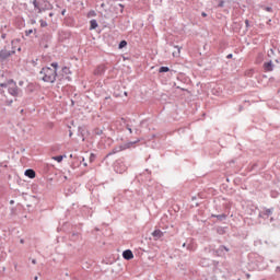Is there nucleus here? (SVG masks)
Listing matches in <instances>:
<instances>
[{"label": "nucleus", "instance_id": "nucleus-1", "mask_svg": "<svg viewBox=\"0 0 280 280\" xmlns=\"http://www.w3.org/2000/svg\"><path fill=\"white\" fill-rule=\"evenodd\" d=\"M40 80L54 84L56 78H58V62H52L50 67L42 68L39 72Z\"/></svg>", "mask_w": 280, "mask_h": 280}, {"label": "nucleus", "instance_id": "nucleus-2", "mask_svg": "<svg viewBox=\"0 0 280 280\" xmlns=\"http://www.w3.org/2000/svg\"><path fill=\"white\" fill-rule=\"evenodd\" d=\"M1 89H8L10 95L13 97H19V85H16V82L14 80H9L4 83H0Z\"/></svg>", "mask_w": 280, "mask_h": 280}, {"label": "nucleus", "instance_id": "nucleus-3", "mask_svg": "<svg viewBox=\"0 0 280 280\" xmlns=\"http://www.w3.org/2000/svg\"><path fill=\"white\" fill-rule=\"evenodd\" d=\"M34 7L39 10V12H45V10H49V8H51V4L47 0H35Z\"/></svg>", "mask_w": 280, "mask_h": 280}, {"label": "nucleus", "instance_id": "nucleus-4", "mask_svg": "<svg viewBox=\"0 0 280 280\" xmlns=\"http://www.w3.org/2000/svg\"><path fill=\"white\" fill-rule=\"evenodd\" d=\"M12 54H14V51L2 49L0 51V60H8V58H10V56H12Z\"/></svg>", "mask_w": 280, "mask_h": 280}, {"label": "nucleus", "instance_id": "nucleus-5", "mask_svg": "<svg viewBox=\"0 0 280 280\" xmlns=\"http://www.w3.org/2000/svg\"><path fill=\"white\" fill-rule=\"evenodd\" d=\"M106 73V65H100L95 70H94V75H104Z\"/></svg>", "mask_w": 280, "mask_h": 280}, {"label": "nucleus", "instance_id": "nucleus-6", "mask_svg": "<svg viewBox=\"0 0 280 280\" xmlns=\"http://www.w3.org/2000/svg\"><path fill=\"white\" fill-rule=\"evenodd\" d=\"M122 257H124V259H127V261H130V259H135V254H132V250L126 249L122 253Z\"/></svg>", "mask_w": 280, "mask_h": 280}, {"label": "nucleus", "instance_id": "nucleus-7", "mask_svg": "<svg viewBox=\"0 0 280 280\" xmlns=\"http://www.w3.org/2000/svg\"><path fill=\"white\" fill-rule=\"evenodd\" d=\"M164 233L161 230H155L152 232V236L154 237V240H161V237H163Z\"/></svg>", "mask_w": 280, "mask_h": 280}, {"label": "nucleus", "instance_id": "nucleus-8", "mask_svg": "<svg viewBox=\"0 0 280 280\" xmlns=\"http://www.w3.org/2000/svg\"><path fill=\"white\" fill-rule=\"evenodd\" d=\"M24 174L28 178H36V172L34 170H32V168L26 170Z\"/></svg>", "mask_w": 280, "mask_h": 280}, {"label": "nucleus", "instance_id": "nucleus-9", "mask_svg": "<svg viewBox=\"0 0 280 280\" xmlns=\"http://www.w3.org/2000/svg\"><path fill=\"white\" fill-rule=\"evenodd\" d=\"M273 65H272V61H269V62H265L264 63V69H265V71H272V69H273Z\"/></svg>", "mask_w": 280, "mask_h": 280}, {"label": "nucleus", "instance_id": "nucleus-10", "mask_svg": "<svg viewBox=\"0 0 280 280\" xmlns=\"http://www.w3.org/2000/svg\"><path fill=\"white\" fill-rule=\"evenodd\" d=\"M96 27H97V21L96 20L90 21V30H96Z\"/></svg>", "mask_w": 280, "mask_h": 280}, {"label": "nucleus", "instance_id": "nucleus-11", "mask_svg": "<svg viewBox=\"0 0 280 280\" xmlns=\"http://www.w3.org/2000/svg\"><path fill=\"white\" fill-rule=\"evenodd\" d=\"M94 135H97L98 137L104 135V130L100 129V128H95L94 129Z\"/></svg>", "mask_w": 280, "mask_h": 280}, {"label": "nucleus", "instance_id": "nucleus-12", "mask_svg": "<svg viewBox=\"0 0 280 280\" xmlns=\"http://www.w3.org/2000/svg\"><path fill=\"white\" fill-rule=\"evenodd\" d=\"M62 159H65V156L59 155V156H52L54 161H57V163H62Z\"/></svg>", "mask_w": 280, "mask_h": 280}, {"label": "nucleus", "instance_id": "nucleus-13", "mask_svg": "<svg viewBox=\"0 0 280 280\" xmlns=\"http://www.w3.org/2000/svg\"><path fill=\"white\" fill-rule=\"evenodd\" d=\"M175 47L177 49V52H173V57L178 58V56H180V47H178V46H175Z\"/></svg>", "mask_w": 280, "mask_h": 280}, {"label": "nucleus", "instance_id": "nucleus-14", "mask_svg": "<svg viewBox=\"0 0 280 280\" xmlns=\"http://www.w3.org/2000/svg\"><path fill=\"white\" fill-rule=\"evenodd\" d=\"M167 71H170L168 67H161L160 68V73H167Z\"/></svg>", "mask_w": 280, "mask_h": 280}, {"label": "nucleus", "instance_id": "nucleus-15", "mask_svg": "<svg viewBox=\"0 0 280 280\" xmlns=\"http://www.w3.org/2000/svg\"><path fill=\"white\" fill-rule=\"evenodd\" d=\"M126 45H128V43H127L126 40H122V42H120V44H119V48H120V49H124V47H126Z\"/></svg>", "mask_w": 280, "mask_h": 280}, {"label": "nucleus", "instance_id": "nucleus-16", "mask_svg": "<svg viewBox=\"0 0 280 280\" xmlns=\"http://www.w3.org/2000/svg\"><path fill=\"white\" fill-rule=\"evenodd\" d=\"M88 16H97V13H95V11H90L88 13Z\"/></svg>", "mask_w": 280, "mask_h": 280}, {"label": "nucleus", "instance_id": "nucleus-17", "mask_svg": "<svg viewBox=\"0 0 280 280\" xmlns=\"http://www.w3.org/2000/svg\"><path fill=\"white\" fill-rule=\"evenodd\" d=\"M95 161V154L91 153L90 154V163H93Z\"/></svg>", "mask_w": 280, "mask_h": 280}, {"label": "nucleus", "instance_id": "nucleus-18", "mask_svg": "<svg viewBox=\"0 0 280 280\" xmlns=\"http://www.w3.org/2000/svg\"><path fill=\"white\" fill-rule=\"evenodd\" d=\"M212 93H213V95H220L222 93V89L219 88V91L212 92Z\"/></svg>", "mask_w": 280, "mask_h": 280}, {"label": "nucleus", "instance_id": "nucleus-19", "mask_svg": "<svg viewBox=\"0 0 280 280\" xmlns=\"http://www.w3.org/2000/svg\"><path fill=\"white\" fill-rule=\"evenodd\" d=\"M217 218H218L219 220H224V219H226V215L221 214V215H218Z\"/></svg>", "mask_w": 280, "mask_h": 280}, {"label": "nucleus", "instance_id": "nucleus-20", "mask_svg": "<svg viewBox=\"0 0 280 280\" xmlns=\"http://www.w3.org/2000/svg\"><path fill=\"white\" fill-rule=\"evenodd\" d=\"M40 25H42V27H47V22L40 21Z\"/></svg>", "mask_w": 280, "mask_h": 280}, {"label": "nucleus", "instance_id": "nucleus-21", "mask_svg": "<svg viewBox=\"0 0 280 280\" xmlns=\"http://www.w3.org/2000/svg\"><path fill=\"white\" fill-rule=\"evenodd\" d=\"M220 250H225L226 253H229V248L224 247V246H221L220 247Z\"/></svg>", "mask_w": 280, "mask_h": 280}, {"label": "nucleus", "instance_id": "nucleus-22", "mask_svg": "<svg viewBox=\"0 0 280 280\" xmlns=\"http://www.w3.org/2000/svg\"><path fill=\"white\" fill-rule=\"evenodd\" d=\"M62 71H63V73H67V71H69V68L65 67V68L62 69Z\"/></svg>", "mask_w": 280, "mask_h": 280}, {"label": "nucleus", "instance_id": "nucleus-23", "mask_svg": "<svg viewBox=\"0 0 280 280\" xmlns=\"http://www.w3.org/2000/svg\"><path fill=\"white\" fill-rule=\"evenodd\" d=\"M226 58H228V59L233 58V55L230 54V55L226 56Z\"/></svg>", "mask_w": 280, "mask_h": 280}, {"label": "nucleus", "instance_id": "nucleus-24", "mask_svg": "<svg viewBox=\"0 0 280 280\" xmlns=\"http://www.w3.org/2000/svg\"><path fill=\"white\" fill-rule=\"evenodd\" d=\"M27 34H32V30H30V31L27 32Z\"/></svg>", "mask_w": 280, "mask_h": 280}, {"label": "nucleus", "instance_id": "nucleus-25", "mask_svg": "<svg viewBox=\"0 0 280 280\" xmlns=\"http://www.w3.org/2000/svg\"><path fill=\"white\" fill-rule=\"evenodd\" d=\"M223 3H224V2H221L219 5L222 8Z\"/></svg>", "mask_w": 280, "mask_h": 280}, {"label": "nucleus", "instance_id": "nucleus-26", "mask_svg": "<svg viewBox=\"0 0 280 280\" xmlns=\"http://www.w3.org/2000/svg\"><path fill=\"white\" fill-rule=\"evenodd\" d=\"M245 24L248 25V20L245 21Z\"/></svg>", "mask_w": 280, "mask_h": 280}, {"label": "nucleus", "instance_id": "nucleus-27", "mask_svg": "<svg viewBox=\"0 0 280 280\" xmlns=\"http://www.w3.org/2000/svg\"><path fill=\"white\" fill-rule=\"evenodd\" d=\"M202 16H207V13H202Z\"/></svg>", "mask_w": 280, "mask_h": 280}, {"label": "nucleus", "instance_id": "nucleus-28", "mask_svg": "<svg viewBox=\"0 0 280 280\" xmlns=\"http://www.w3.org/2000/svg\"><path fill=\"white\" fill-rule=\"evenodd\" d=\"M129 132L132 133V129H129Z\"/></svg>", "mask_w": 280, "mask_h": 280}, {"label": "nucleus", "instance_id": "nucleus-29", "mask_svg": "<svg viewBox=\"0 0 280 280\" xmlns=\"http://www.w3.org/2000/svg\"><path fill=\"white\" fill-rule=\"evenodd\" d=\"M11 205H14V201H13V200H11Z\"/></svg>", "mask_w": 280, "mask_h": 280}, {"label": "nucleus", "instance_id": "nucleus-30", "mask_svg": "<svg viewBox=\"0 0 280 280\" xmlns=\"http://www.w3.org/2000/svg\"><path fill=\"white\" fill-rule=\"evenodd\" d=\"M49 16H54V14H52V13H50V14H49Z\"/></svg>", "mask_w": 280, "mask_h": 280}, {"label": "nucleus", "instance_id": "nucleus-31", "mask_svg": "<svg viewBox=\"0 0 280 280\" xmlns=\"http://www.w3.org/2000/svg\"><path fill=\"white\" fill-rule=\"evenodd\" d=\"M0 92H1V93H3V90H2V89H0Z\"/></svg>", "mask_w": 280, "mask_h": 280}, {"label": "nucleus", "instance_id": "nucleus-32", "mask_svg": "<svg viewBox=\"0 0 280 280\" xmlns=\"http://www.w3.org/2000/svg\"><path fill=\"white\" fill-rule=\"evenodd\" d=\"M267 11L270 12V8H268Z\"/></svg>", "mask_w": 280, "mask_h": 280}, {"label": "nucleus", "instance_id": "nucleus-33", "mask_svg": "<svg viewBox=\"0 0 280 280\" xmlns=\"http://www.w3.org/2000/svg\"><path fill=\"white\" fill-rule=\"evenodd\" d=\"M33 264H36V260H33Z\"/></svg>", "mask_w": 280, "mask_h": 280}, {"label": "nucleus", "instance_id": "nucleus-34", "mask_svg": "<svg viewBox=\"0 0 280 280\" xmlns=\"http://www.w3.org/2000/svg\"><path fill=\"white\" fill-rule=\"evenodd\" d=\"M62 15H65V11H62Z\"/></svg>", "mask_w": 280, "mask_h": 280}, {"label": "nucleus", "instance_id": "nucleus-35", "mask_svg": "<svg viewBox=\"0 0 280 280\" xmlns=\"http://www.w3.org/2000/svg\"><path fill=\"white\" fill-rule=\"evenodd\" d=\"M278 270H279V272H280V267H278Z\"/></svg>", "mask_w": 280, "mask_h": 280}]
</instances>
